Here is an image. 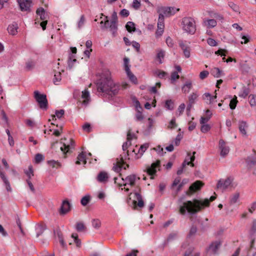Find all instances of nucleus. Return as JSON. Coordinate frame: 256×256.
Wrapping results in <instances>:
<instances>
[{
	"instance_id": "f257e3e1",
	"label": "nucleus",
	"mask_w": 256,
	"mask_h": 256,
	"mask_svg": "<svg viewBox=\"0 0 256 256\" xmlns=\"http://www.w3.org/2000/svg\"><path fill=\"white\" fill-rule=\"evenodd\" d=\"M119 87V86L114 82L108 70L103 72L101 78L96 82L98 92L100 93L103 96H108V98L118 93Z\"/></svg>"
},
{
	"instance_id": "f03ea898",
	"label": "nucleus",
	"mask_w": 256,
	"mask_h": 256,
	"mask_svg": "<svg viewBox=\"0 0 256 256\" xmlns=\"http://www.w3.org/2000/svg\"><path fill=\"white\" fill-rule=\"evenodd\" d=\"M216 198V196H212L210 200L206 198L203 201L197 199H194L192 201L188 200L184 202L183 204L180 206L179 212L182 215H185L187 212L190 215V220L192 221L194 214L200 212L206 207H208L210 202L214 201Z\"/></svg>"
},
{
	"instance_id": "7ed1b4c3",
	"label": "nucleus",
	"mask_w": 256,
	"mask_h": 256,
	"mask_svg": "<svg viewBox=\"0 0 256 256\" xmlns=\"http://www.w3.org/2000/svg\"><path fill=\"white\" fill-rule=\"evenodd\" d=\"M182 29L186 32L193 34L196 30L194 20L191 17H184L182 20Z\"/></svg>"
},
{
	"instance_id": "20e7f679",
	"label": "nucleus",
	"mask_w": 256,
	"mask_h": 256,
	"mask_svg": "<svg viewBox=\"0 0 256 256\" xmlns=\"http://www.w3.org/2000/svg\"><path fill=\"white\" fill-rule=\"evenodd\" d=\"M34 96L40 108L46 110L48 108V101L46 96L45 94H40L38 90H36L34 92Z\"/></svg>"
},
{
	"instance_id": "39448f33",
	"label": "nucleus",
	"mask_w": 256,
	"mask_h": 256,
	"mask_svg": "<svg viewBox=\"0 0 256 256\" xmlns=\"http://www.w3.org/2000/svg\"><path fill=\"white\" fill-rule=\"evenodd\" d=\"M196 153V152H194L193 155L192 156H190V152H189L188 153V158H186L182 162V167L177 171L178 175H180L183 172V171L185 170L186 165H190L192 167L194 166V164L192 162L195 160L194 154Z\"/></svg>"
},
{
	"instance_id": "423d86ee",
	"label": "nucleus",
	"mask_w": 256,
	"mask_h": 256,
	"mask_svg": "<svg viewBox=\"0 0 256 256\" xmlns=\"http://www.w3.org/2000/svg\"><path fill=\"white\" fill-rule=\"evenodd\" d=\"M179 10V8L175 9L172 7H164V6H158L157 8V12L159 14H165L166 16H170L174 14L176 12Z\"/></svg>"
},
{
	"instance_id": "0eeeda50",
	"label": "nucleus",
	"mask_w": 256,
	"mask_h": 256,
	"mask_svg": "<svg viewBox=\"0 0 256 256\" xmlns=\"http://www.w3.org/2000/svg\"><path fill=\"white\" fill-rule=\"evenodd\" d=\"M128 167L129 165L126 164L124 161V157L122 155H120V158H116V164L113 166V169L115 172H118L121 170L122 168L124 170H126Z\"/></svg>"
},
{
	"instance_id": "6e6552de",
	"label": "nucleus",
	"mask_w": 256,
	"mask_h": 256,
	"mask_svg": "<svg viewBox=\"0 0 256 256\" xmlns=\"http://www.w3.org/2000/svg\"><path fill=\"white\" fill-rule=\"evenodd\" d=\"M160 166V161L157 160L155 162H153L150 166H147L146 168V172L150 176V179H154V175L156 174V169Z\"/></svg>"
},
{
	"instance_id": "1a4fd4ad",
	"label": "nucleus",
	"mask_w": 256,
	"mask_h": 256,
	"mask_svg": "<svg viewBox=\"0 0 256 256\" xmlns=\"http://www.w3.org/2000/svg\"><path fill=\"white\" fill-rule=\"evenodd\" d=\"M204 185V184L202 181H196L190 186L188 190L186 192V194L188 196H191L194 192L200 190Z\"/></svg>"
},
{
	"instance_id": "9d476101",
	"label": "nucleus",
	"mask_w": 256,
	"mask_h": 256,
	"mask_svg": "<svg viewBox=\"0 0 256 256\" xmlns=\"http://www.w3.org/2000/svg\"><path fill=\"white\" fill-rule=\"evenodd\" d=\"M124 70L127 74L128 76V77L130 80L133 83L136 84L138 83L137 78L134 76L132 73L130 72V66L128 64V59L126 58H124Z\"/></svg>"
},
{
	"instance_id": "9b49d317",
	"label": "nucleus",
	"mask_w": 256,
	"mask_h": 256,
	"mask_svg": "<svg viewBox=\"0 0 256 256\" xmlns=\"http://www.w3.org/2000/svg\"><path fill=\"white\" fill-rule=\"evenodd\" d=\"M75 146V142L74 140L70 138V142L68 144H66L64 143L63 146L60 147V149L61 151L62 152L63 154L66 155L67 154H70L72 152V150H74Z\"/></svg>"
},
{
	"instance_id": "f8f14e48",
	"label": "nucleus",
	"mask_w": 256,
	"mask_h": 256,
	"mask_svg": "<svg viewBox=\"0 0 256 256\" xmlns=\"http://www.w3.org/2000/svg\"><path fill=\"white\" fill-rule=\"evenodd\" d=\"M134 194L136 196V200H134L132 202V206L134 210H138L137 207L140 208H142L144 206V202L142 200V196L141 194L138 192H134Z\"/></svg>"
},
{
	"instance_id": "ddd939ff",
	"label": "nucleus",
	"mask_w": 256,
	"mask_h": 256,
	"mask_svg": "<svg viewBox=\"0 0 256 256\" xmlns=\"http://www.w3.org/2000/svg\"><path fill=\"white\" fill-rule=\"evenodd\" d=\"M179 46L182 50L185 57L188 58L190 54V48L186 41L180 40Z\"/></svg>"
},
{
	"instance_id": "4468645a",
	"label": "nucleus",
	"mask_w": 256,
	"mask_h": 256,
	"mask_svg": "<svg viewBox=\"0 0 256 256\" xmlns=\"http://www.w3.org/2000/svg\"><path fill=\"white\" fill-rule=\"evenodd\" d=\"M22 11L30 12L31 1L30 0H17Z\"/></svg>"
},
{
	"instance_id": "2eb2a0df",
	"label": "nucleus",
	"mask_w": 256,
	"mask_h": 256,
	"mask_svg": "<svg viewBox=\"0 0 256 256\" xmlns=\"http://www.w3.org/2000/svg\"><path fill=\"white\" fill-rule=\"evenodd\" d=\"M71 205L67 200H65L62 202L60 206V213L62 215H64L70 211Z\"/></svg>"
},
{
	"instance_id": "dca6fc26",
	"label": "nucleus",
	"mask_w": 256,
	"mask_h": 256,
	"mask_svg": "<svg viewBox=\"0 0 256 256\" xmlns=\"http://www.w3.org/2000/svg\"><path fill=\"white\" fill-rule=\"evenodd\" d=\"M219 148L220 150V155L222 156H224L229 152L230 148L226 146V142L223 140H220Z\"/></svg>"
},
{
	"instance_id": "f3484780",
	"label": "nucleus",
	"mask_w": 256,
	"mask_h": 256,
	"mask_svg": "<svg viewBox=\"0 0 256 256\" xmlns=\"http://www.w3.org/2000/svg\"><path fill=\"white\" fill-rule=\"evenodd\" d=\"M256 232V219L254 220L252 224L251 228L250 230V234L251 236V242L250 248H252L255 242V238H254V236Z\"/></svg>"
},
{
	"instance_id": "a211bd4d",
	"label": "nucleus",
	"mask_w": 256,
	"mask_h": 256,
	"mask_svg": "<svg viewBox=\"0 0 256 256\" xmlns=\"http://www.w3.org/2000/svg\"><path fill=\"white\" fill-rule=\"evenodd\" d=\"M232 180L230 178H227L225 180H220L218 184L217 188L225 190L231 184Z\"/></svg>"
},
{
	"instance_id": "6ab92c4d",
	"label": "nucleus",
	"mask_w": 256,
	"mask_h": 256,
	"mask_svg": "<svg viewBox=\"0 0 256 256\" xmlns=\"http://www.w3.org/2000/svg\"><path fill=\"white\" fill-rule=\"evenodd\" d=\"M136 178L140 180V178H136L135 174L130 175L126 176L125 180H124V178H122V180H126L128 182L127 183L124 184L123 185L126 186L127 184H129L131 186H134L135 185Z\"/></svg>"
},
{
	"instance_id": "aec40b11",
	"label": "nucleus",
	"mask_w": 256,
	"mask_h": 256,
	"mask_svg": "<svg viewBox=\"0 0 256 256\" xmlns=\"http://www.w3.org/2000/svg\"><path fill=\"white\" fill-rule=\"evenodd\" d=\"M148 148V144H144L140 146L137 152H136L135 149H133L132 152L134 153L135 158L136 159L139 158Z\"/></svg>"
},
{
	"instance_id": "412c9836",
	"label": "nucleus",
	"mask_w": 256,
	"mask_h": 256,
	"mask_svg": "<svg viewBox=\"0 0 256 256\" xmlns=\"http://www.w3.org/2000/svg\"><path fill=\"white\" fill-rule=\"evenodd\" d=\"M220 245V242L216 241L212 243L209 246L208 251L212 254H216Z\"/></svg>"
},
{
	"instance_id": "4be33fe9",
	"label": "nucleus",
	"mask_w": 256,
	"mask_h": 256,
	"mask_svg": "<svg viewBox=\"0 0 256 256\" xmlns=\"http://www.w3.org/2000/svg\"><path fill=\"white\" fill-rule=\"evenodd\" d=\"M36 14L40 16V18L42 21L47 20L48 16L46 14L45 10L42 7H40L36 10Z\"/></svg>"
},
{
	"instance_id": "5701e85b",
	"label": "nucleus",
	"mask_w": 256,
	"mask_h": 256,
	"mask_svg": "<svg viewBox=\"0 0 256 256\" xmlns=\"http://www.w3.org/2000/svg\"><path fill=\"white\" fill-rule=\"evenodd\" d=\"M82 98L83 99L82 102V104L86 106L88 104L90 100V94L86 89L82 92Z\"/></svg>"
},
{
	"instance_id": "b1692460",
	"label": "nucleus",
	"mask_w": 256,
	"mask_h": 256,
	"mask_svg": "<svg viewBox=\"0 0 256 256\" xmlns=\"http://www.w3.org/2000/svg\"><path fill=\"white\" fill-rule=\"evenodd\" d=\"M108 176L105 172H100L97 177L98 180L101 182H105L108 180Z\"/></svg>"
},
{
	"instance_id": "393cba45",
	"label": "nucleus",
	"mask_w": 256,
	"mask_h": 256,
	"mask_svg": "<svg viewBox=\"0 0 256 256\" xmlns=\"http://www.w3.org/2000/svg\"><path fill=\"white\" fill-rule=\"evenodd\" d=\"M81 162H82L84 164H86V156L84 152H82L78 155L76 164L78 165L80 164Z\"/></svg>"
},
{
	"instance_id": "a878e982",
	"label": "nucleus",
	"mask_w": 256,
	"mask_h": 256,
	"mask_svg": "<svg viewBox=\"0 0 256 256\" xmlns=\"http://www.w3.org/2000/svg\"><path fill=\"white\" fill-rule=\"evenodd\" d=\"M18 24L14 22V24L8 26V32L14 35L17 33Z\"/></svg>"
},
{
	"instance_id": "bb28decb",
	"label": "nucleus",
	"mask_w": 256,
	"mask_h": 256,
	"mask_svg": "<svg viewBox=\"0 0 256 256\" xmlns=\"http://www.w3.org/2000/svg\"><path fill=\"white\" fill-rule=\"evenodd\" d=\"M248 128L246 122L242 121L240 122L238 128L241 134L244 136L246 134V128Z\"/></svg>"
},
{
	"instance_id": "cd10ccee",
	"label": "nucleus",
	"mask_w": 256,
	"mask_h": 256,
	"mask_svg": "<svg viewBox=\"0 0 256 256\" xmlns=\"http://www.w3.org/2000/svg\"><path fill=\"white\" fill-rule=\"evenodd\" d=\"M164 16L163 14H159L158 22V30H164Z\"/></svg>"
},
{
	"instance_id": "c85d7f7f",
	"label": "nucleus",
	"mask_w": 256,
	"mask_h": 256,
	"mask_svg": "<svg viewBox=\"0 0 256 256\" xmlns=\"http://www.w3.org/2000/svg\"><path fill=\"white\" fill-rule=\"evenodd\" d=\"M250 92V90L248 88H247L245 86H243L242 90V91L239 94L238 96L240 97L245 98H246L248 94Z\"/></svg>"
},
{
	"instance_id": "c756f323",
	"label": "nucleus",
	"mask_w": 256,
	"mask_h": 256,
	"mask_svg": "<svg viewBox=\"0 0 256 256\" xmlns=\"http://www.w3.org/2000/svg\"><path fill=\"white\" fill-rule=\"evenodd\" d=\"M126 28L129 32L136 31L135 24L132 22H128L126 25Z\"/></svg>"
},
{
	"instance_id": "7c9ffc66",
	"label": "nucleus",
	"mask_w": 256,
	"mask_h": 256,
	"mask_svg": "<svg viewBox=\"0 0 256 256\" xmlns=\"http://www.w3.org/2000/svg\"><path fill=\"white\" fill-rule=\"evenodd\" d=\"M211 74L214 76L219 78L222 74V71L218 68H214L211 70Z\"/></svg>"
},
{
	"instance_id": "2f4dec72",
	"label": "nucleus",
	"mask_w": 256,
	"mask_h": 256,
	"mask_svg": "<svg viewBox=\"0 0 256 256\" xmlns=\"http://www.w3.org/2000/svg\"><path fill=\"white\" fill-rule=\"evenodd\" d=\"M192 82L190 81H188L184 84V85L182 88V92L186 94L189 92L190 90L192 88Z\"/></svg>"
},
{
	"instance_id": "473e14b6",
	"label": "nucleus",
	"mask_w": 256,
	"mask_h": 256,
	"mask_svg": "<svg viewBox=\"0 0 256 256\" xmlns=\"http://www.w3.org/2000/svg\"><path fill=\"white\" fill-rule=\"evenodd\" d=\"M76 230L78 232H84L86 230V228L83 222H78L76 224Z\"/></svg>"
},
{
	"instance_id": "72a5a7b5",
	"label": "nucleus",
	"mask_w": 256,
	"mask_h": 256,
	"mask_svg": "<svg viewBox=\"0 0 256 256\" xmlns=\"http://www.w3.org/2000/svg\"><path fill=\"white\" fill-rule=\"evenodd\" d=\"M108 28H110V30L112 32L114 36H115L118 30V23L110 22V24Z\"/></svg>"
},
{
	"instance_id": "f704fd0d",
	"label": "nucleus",
	"mask_w": 256,
	"mask_h": 256,
	"mask_svg": "<svg viewBox=\"0 0 256 256\" xmlns=\"http://www.w3.org/2000/svg\"><path fill=\"white\" fill-rule=\"evenodd\" d=\"M216 98V96H212L209 93H205L203 95V98L206 100L207 99L209 100L208 104H212L214 102V99Z\"/></svg>"
},
{
	"instance_id": "c9c22d12",
	"label": "nucleus",
	"mask_w": 256,
	"mask_h": 256,
	"mask_svg": "<svg viewBox=\"0 0 256 256\" xmlns=\"http://www.w3.org/2000/svg\"><path fill=\"white\" fill-rule=\"evenodd\" d=\"M56 115L52 116V120H56V116L58 118H61L64 114V110H56Z\"/></svg>"
},
{
	"instance_id": "e433bc0d",
	"label": "nucleus",
	"mask_w": 256,
	"mask_h": 256,
	"mask_svg": "<svg viewBox=\"0 0 256 256\" xmlns=\"http://www.w3.org/2000/svg\"><path fill=\"white\" fill-rule=\"evenodd\" d=\"M91 197L89 195H86L82 198L80 203L83 206H86L90 202Z\"/></svg>"
},
{
	"instance_id": "4c0bfd02",
	"label": "nucleus",
	"mask_w": 256,
	"mask_h": 256,
	"mask_svg": "<svg viewBox=\"0 0 256 256\" xmlns=\"http://www.w3.org/2000/svg\"><path fill=\"white\" fill-rule=\"evenodd\" d=\"M48 164L53 168H58L61 166V164L58 161L48 160Z\"/></svg>"
},
{
	"instance_id": "58836bf2",
	"label": "nucleus",
	"mask_w": 256,
	"mask_h": 256,
	"mask_svg": "<svg viewBox=\"0 0 256 256\" xmlns=\"http://www.w3.org/2000/svg\"><path fill=\"white\" fill-rule=\"evenodd\" d=\"M238 102V100H237V97L234 96L230 100V107L232 110L235 109L236 104Z\"/></svg>"
},
{
	"instance_id": "ea45409f",
	"label": "nucleus",
	"mask_w": 256,
	"mask_h": 256,
	"mask_svg": "<svg viewBox=\"0 0 256 256\" xmlns=\"http://www.w3.org/2000/svg\"><path fill=\"white\" fill-rule=\"evenodd\" d=\"M54 236L55 237H58V240L64 238L62 232L59 228H56L54 230Z\"/></svg>"
},
{
	"instance_id": "a19ab883",
	"label": "nucleus",
	"mask_w": 256,
	"mask_h": 256,
	"mask_svg": "<svg viewBox=\"0 0 256 256\" xmlns=\"http://www.w3.org/2000/svg\"><path fill=\"white\" fill-rule=\"evenodd\" d=\"M72 238L74 239V242L75 244H76V246L78 248L80 247L81 241H80V240L78 238V234L76 233L72 234Z\"/></svg>"
},
{
	"instance_id": "79ce46f5",
	"label": "nucleus",
	"mask_w": 256,
	"mask_h": 256,
	"mask_svg": "<svg viewBox=\"0 0 256 256\" xmlns=\"http://www.w3.org/2000/svg\"><path fill=\"white\" fill-rule=\"evenodd\" d=\"M198 96L196 93L193 92L188 98V102L194 104Z\"/></svg>"
},
{
	"instance_id": "37998d69",
	"label": "nucleus",
	"mask_w": 256,
	"mask_h": 256,
	"mask_svg": "<svg viewBox=\"0 0 256 256\" xmlns=\"http://www.w3.org/2000/svg\"><path fill=\"white\" fill-rule=\"evenodd\" d=\"M92 225L95 228L98 229L101 226V222L99 219H94L92 220Z\"/></svg>"
},
{
	"instance_id": "c03bdc74",
	"label": "nucleus",
	"mask_w": 256,
	"mask_h": 256,
	"mask_svg": "<svg viewBox=\"0 0 256 256\" xmlns=\"http://www.w3.org/2000/svg\"><path fill=\"white\" fill-rule=\"evenodd\" d=\"M206 22H207V26H208V28H214V27L216 26L217 24V22H216V20H215L213 18L208 20H206Z\"/></svg>"
},
{
	"instance_id": "a18cd8bd",
	"label": "nucleus",
	"mask_w": 256,
	"mask_h": 256,
	"mask_svg": "<svg viewBox=\"0 0 256 256\" xmlns=\"http://www.w3.org/2000/svg\"><path fill=\"white\" fill-rule=\"evenodd\" d=\"M61 80V73L60 72H56L54 75L53 82L54 84H57V82H60Z\"/></svg>"
},
{
	"instance_id": "49530a36",
	"label": "nucleus",
	"mask_w": 256,
	"mask_h": 256,
	"mask_svg": "<svg viewBox=\"0 0 256 256\" xmlns=\"http://www.w3.org/2000/svg\"><path fill=\"white\" fill-rule=\"evenodd\" d=\"M197 232V228L196 226L192 225L190 229L189 233L188 235V237L190 238V237L194 236Z\"/></svg>"
},
{
	"instance_id": "de8ad7c7",
	"label": "nucleus",
	"mask_w": 256,
	"mask_h": 256,
	"mask_svg": "<svg viewBox=\"0 0 256 256\" xmlns=\"http://www.w3.org/2000/svg\"><path fill=\"white\" fill-rule=\"evenodd\" d=\"M249 102L251 106H254L256 105V96L254 94H250L248 96Z\"/></svg>"
},
{
	"instance_id": "09e8293b",
	"label": "nucleus",
	"mask_w": 256,
	"mask_h": 256,
	"mask_svg": "<svg viewBox=\"0 0 256 256\" xmlns=\"http://www.w3.org/2000/svg\"><path fill=\"white\" fill-rule=\"evenodd\" d=\"M38 228L39 231L36 234V237H38L40 234H42L44 230L46 229V226L43 224H38Z\"/></svg>"
},
{
	"instance_id": "8fccbe9b",
	"label": "nucleus",
	"mask_w": 256,
	"mask_h": 256,
	"mask_svg": "<svg viewBox=\"0 0 256 256\" xmlns=\"http://www.w3.org/2000/svg\"><path fill=\"white\" fill-rule=\"evenodd\" d=\"M240 196L239 193H236L234 194H233L231 198H230V203L231 204H235L238 200V199Z\"/></svg>"
},
{
	"instance_id": "3c124183",
	"label": "nucleus",
	"mask_w": 256,
	"mask_h": 256,
	"mask_svg": "<svg viewBox=\"0 0 256 256\" xmlns=\"http://www.w3.org/2000/svg\"><path fill=\"white\" fill-rule=\"evenodd\" d=\"M228 6L234 12H239V10H240V8H239V6L235 4L233 2H228Z\"/></svg>"
},
{
	"instance_id": "603ef678",
	"label": "nucleus",
	"mask_w": 256,
	"mask_h": 256,
	"mask_svg": "<svg viewBox=\"0 0 256 256\" xmlns=\"http://www.w3.org/2000/svg\"><path fill=\"white\" fill-rule=\"evenodd\" d=\"M76 61L75 56L72 54H70L68 57V66L71 67L72 66L74 63Z\"/></svg>"
},
{
	"instance_id": "864d4df0",
	"label": "nucleus",
	"mask_w": 256,
	"mask_h": 256,
	"mask_svg": "<svg viewBox=\"0 0 256 256\" xmlns=\"http://www.w3.org/2000/svg\"><path fill=\"white\" fill-rule=\"evenodd\" d=\"M246 162L250 166H252L256 164V158H252L248 157L246 158Z\"/></svg>"
},
{
	"instance_id": "5fc2aeb1",
	"label": "nucleus",
	"mask_w": 256,
	"mask_h": 256,
	"mask_svg": "<svg viewBox=\"0 0 256 256\" xmlns=\"http://www.w3.org/2000/svg\"><path fill=\"white\" fill-rule=\"evenodd\" d=\"M174 103L172 100H167L165 102V107L168 110H172L174 108Z\"/></svg>"
},
{
	"instance_id": "6e6d98bb",
	"label": "nucleus",
	"mask_w": 256,
	"mask_h": 256,
	"mask_svg": "<svg viewBox=\"0 0 256 256\" xmlns=\"http://www.w3.org/2000/svg\"><path fill=\"white\" fill-rule=\"evenodd\" d=\"M210 17L212 18H216V20H222L223 18L222 16L219 14L218 13L214 12H210Z\"/></svg>"
},
{
	"instance_id": "4d7b16f0",
	"label": "nucleus",
	"mask_w": 256,
	"mask_h": 256,
	"mask_svg": "<svg viewBox=\"0 0 256 256\" xmlns=\"http://www.w3.org/2000/svg\"><path fill=\"white\" fill-rule=\"evenodd\" d=\"M133 138H137L136 136L134 134H132L131 130H130L127 134L126 140L128 141H131Z\"/></svg>"
},
{
	"instance_id": "13d9d810",
	"label": "nucleus",
	"mask_w": 256,
	"mask_h": 256,
	"mask_svg": "<svg viewBox=\"0 0 256 256\" xmlns=\"http://www.w3.org/2000/svg\"><path fill=\"white\" fill-rule=\"evenodd\" d=\"M202 126H201V131L202 132H206L209 131L210 129V126L208 124H202Z\"/></svg>"
},
{
	"instance_id": "bf43d9fd",
	"label": "nucleus",
	"mask_w": 256,
	"mask_h": 256,
	"mask_svg": "<svg viewBox=\"0 0 256 256\" xmlns=\"http://www.w3.org/2000/svg\"><path fill=\"white\" fill-rule=\"evenodd\" d=\"M35 162L39 164L44 160V156L40 154H37L35 156Z\"/></svg>"
},
{
	"instance_id": "052dcab7",
	"label": "nucleus",
	"mask_w": 256,
	"mask_h": 256,
	"mask_svg": "<svg viewBox=\"0 0 256 256\" xmlns=\"http://www.w3.org/2000/svg\"><path fill=\"white\" fill-rule=\"evenodd\" d=\"M212 116V114H210L208 116H206L204 117H202L200 120L201 124H206L210 118Z\"/></svg>"
},
{
	"instance_id": "680f3d73",
	"label": "nucleus",
	"mask_w": 256,
	"mask_h": 256,
	"mask_svg": "<svg viewBox=\"0 0 256 256\" xmlns=\"http://www.w3.org/2000/svg\"><path fill=\"white\" fill-rule=\"evenodd\" d=\"M178 236V234L176 233V232H172V233H170L168 238H167V241L168 242H170V241H172L174 239H176Z\"/></svg>"
},
{
	"instance_id": "e2e57ef3",
	"label": "nucleus",
	"mask_w": 256,
	"mask_h": 256,
	"mask_svg": "<svg viewBox=\"0 0 256 256\" xmlns=\"http://www.w3.org/2000/svg\"><path fill=\"white\" fill-rule=\"evenodd\" d=\"M26 174L27 175V176L28 177V179H30L31 178V175L32 176H34V171L32 169V166H28V170L25 172Z\"/></svg>"
},
{
	"instance_id": "0e129e2a",
	"label": "nucleus",
	"mask_w": 256,
	"mask_h": 256,
	"mask_svg": "<svg viewBox=\"0 0 256 256\" xmlns=\"http://www.w3.org/2000/svg\"><path fill=\"white\" fill-rule=\"evenodd\" d=\"M177 126V124L176 122L175 118H173L169 123L168 128H174Z\"/></svg>"
},
{
	"instance_id": "69168bd1",
	"label": "nucleus",
	"mask_w": 256,
	"mask_h": 256,
	"mask_svg": "<svg viewBox=\"0 0 256 256\" xmlns=\"http://www.w3.org/2000/svg\"><path fill=\"white\" fill-rule=\"evenodd\" d=\"M154 74L160 78H163L166 75V72L160 70H156Z\"/></svg>"
},
{
	"instance_id": "338daca9",
	"label": "nucleus",
	"mask_w": 256,
	"mask_h": 256,
	"mask_svg": "<svg viewBox=\"0 0 256 256\" xmlns=\"http://www.w3.org/2000/svg\"><path fill=\"white\" fill-rule=\"evenodd\" d=\"M209 74V72L206 70H204L200 72V78L201 80H204L206 78L208 77V76Z\"/></svg>"
},
{
	"instance_id": "774afa93",
	"label": "nucleus",
	"mask_w": 256,
	"mask_h": 256,
	"mask_svg": "<svg viewBox=\"0 0 256 256\" xmlns=\"http://www.w3.org/2000/svg\"><path fill=\"white\" fill-rule=\"evenodd\" d=\"M180 78V76L176 72H172L171 74V80L172 82L173 83L176 80Z\"/></svg>"
}]
</instances>
